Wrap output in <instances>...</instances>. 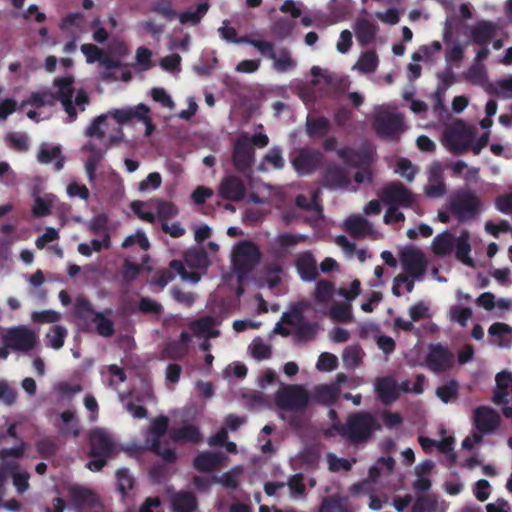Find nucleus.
Returning a JSON list of instances; mask_svg holds the SVG:
<instances>
[{
    "instance_id": "nucleus-52",
    "label": "nucleus",
    "mask_w": 512,
    "mask_h": 512,
    "mask_svg": "<svg viewBox=\"0 0 512 512\" xmlns=\"http://www.w3.org/2000/svg\"><path fill=\"white\" fill-rule=\"evenodd\" d=\"M107 120V114H101L97 116L91 124L86 128V135L88 137H95L99 140H102L105 137V132L102 129V125L105 124Z\"/></svg>"
},
{
    "instance_id": "nucleus-18",
    "label": "nucleus",
    "mask_w": 512,
    "mask_h": 512,
    "mask_svg": "<svg viewBox=\"0 0 512 512\" xmlns=\"http://www.w3.org/2000/svg\"><path fill=\"white\" fill-rule=\"evenodd\" d=\"M295 267L303 281H314L319 276L316 259L310 251L298 255Z\"/></svg>"
},
{
    "instance_id": "nucleus-46",
    "label": "nucleus",
    "mask_w": 512,
    "mask_h": 512,
    "mask_svg": "<svg viewBox=\"0 0 512 512\" xmlns=\"http://www.w3.org/2000/svg\"><path fill=\"white\" fill-rule=\"evenodd\" d=\"M116 479H117V488L119 492L125 496L127 492L133 489L135 484V479L131 475L129 469L120 468L116 471Z\"/></svg>"
},
{
    "instance_id": "nucleus-39",
    "label": "nucleus",
    "mask_w": 512,
    "mask_h": 512,
    "mask_svg": "<svg viewBox=\"0 0 512 512\" xmlns=\"http://www.w3.org/2000/svg\"><path fill=\"white\" fill-rule=\"evenodd\" d=\"M68 335L67 329L62 325H53L45 338L46 345L52 349L59 350L63 347L65 338Z\"/></svg>"
},
{
    "instance_id": "nucleus-33",
    "label": "nucleus",
    "mask_w": 512,
    "mask_h": 512,
    "mask_svg": "<svg viewBox=\"0 0 512 512\" xmlns=\"http://www.w3.org/2000/svg\"><path fill=\"white\" fill-rule=\"evenodd\" d=\"M112 314V309L108 308L101 312L94 313L93 322L96 325L97 333L102 337H111L115 333V327L112 320L107 315Z\"/></svg>"
},
{
    "instance_id": "nucleus-48",
    "label": "nucleus",
    "mask_w": 512,
    "mask_h": 512,
    "mask_svg": "<svg viewBox=\"0 0 512 512\" xmlns=\"http://www.w3.org/2000/svg\"><path fill=\"white\" fill-rule=\"evenodd\" d=\"M35 447L39 456L45 459L53 457L58 451L57 443L49 438H44L37 441Z\"/></svg>"
},
{
    "instance_id": "nucleus-63",
    "label": "nucleus",
    "mask_w": 512,
    "mask_h": 512,
    "mask_svg": "<svg viewBox=\"0 0 512 512\" xmlns=\"http://www.w3.org/2000/svg\"><path fill=\"white\" fill-rule=\"evenodd\" d=\"M287 486L292 495H303L306 487L304 484V476L302 473L293 474L287 482Z\"/></svg>"
},
{
    "instance_id": "nucleus-16",
    "label": "nucleus",
    "mask_w": 512,
    "mask_h": 512,
    "mask_svg": "<svg viewBox=\"0 0 512 512\" xmlns=\"http://www.w3.org/2000/svg\"><path fill=\"white\" fill-rule=\"evenodd\" d=\"M90 445L89 456H104L110 457L114 451L113 440L102 430H94L90 433Z\"/></svg>"
},
{
    "instance_id": "nucleus-62",
    "label": "nucleus",
    "mask_w": 512,
    "mask_h": 512,
    "mask_svg": "<svg viewBox=\"0 0 512 512\" xmlns=\"http://www.w3.org/2000/svg\"><path fill=\"white\" fill-rule=\"evenodd\" d=\"M139 310L144 314L159 315L163 311L160 303L149 297H142L139 301Z\"/></svg>"
},
{
    "instance_id": "nucleus-29",
    "label": "nucleus",
    "mask_w": 512,
    "mask_h": 512,
    "mask_svg": "<svg viewBox=\"0 0 512 512\" xmlns=\"http://www.w3.org/2000/svg\"><path fill=\"white\" fill-rule=\"evenodd\" d=\"M170 438L175 442H186L197 444L202 441V435L199 428L195 425L188 424L181 428L173 429L170 432Z\"/></svg>"
},
{
    "instance_id": "nucleus-43",
    "label": "nucleus",
    "mask_w": 512,
    "mask_h": 512,
    "mask_svg": "<svg viewBox=\"0 0 512 512\" xmlns=\"http://www.w3.org/2000/svg\"><path fill=\"white\" fill-rule=\"evenodd\" d=\"M436 395L443 403H449L458 398L459 384L456 380L451 379L446 384L436 389Z\"/></svg>"
},
{
    "instance_id": "nucleus-42",
    "label": "nucleus",
    "mask_w": 512,
    "mask_h": 512,
    "mask_svg": "<svg viewBox=\"0 0 512 512\" xmlns=\"http://www.w3.org/2000/svg\"><path fill=\"white\" fill-rule=\"evenodd\" d=\"M90 151L91 155L87 158L85 162V170L89 182L92 183L95 181L97 166L102 161L104 153L101 149L96 148L95 146H91Z\"/></svg>"
},
{
    "instance_id": "nucleus-11",
    "label": "nucleus",
    "mask_w": 512,
    "mask_h": 512,
    "mask_svg": "<svg viewBox=\"0 0 512 512\" xmlns=\"http://www.w3.org/2000/svg\"><path fill=\"white\" fill-rule=\"evenodd\" d=\"M401 262L406 274L412 278L419 279L424 276L427 269L425 254L417 248H406L401 253Z\"/></svg>"
},
{
    "instance_id": "nucleus-40",
    "label": "nucleus",
    "mask_w": 512,
    "mask_h": 512,
    "mask_svg": "<svg viewBox=\"0 0 512 512\" xmlns=\"http://www.w3.org/2000/svg\"><path fill=\"white\" fill-rule=\"evenodd\" d=\"M378 64L379 59L377 53L374 50H369L360 56L359 60L355 64V68L365 74L374 73Z\"/></svg>"
},
{
    "instance_id": "nucleus-19",
    "label": "nucleus",
    "mask_w": 512,
    "mask_h": 512,
    "mask_svg": "<svg viewBox=\"0 0 512 512\" xmlns=\"http://www.w3.org/2000/svg\"><path fill=\"white\" fill-rule=\"evenodd\" d=\"M322 183L329 189H345L350 185L347 172L338 165L328 166L322 175Z\"/></svg>"
},
{
    "instance_id": "nucleus-49",
    "label": "nucleus",
    "mask_w": 512,
    "mask_h": 512,
    "mask_svg": "<svg viewBox=\"0 0 512 512\" xmlns=\"http://www.w3.org/2000/svg\"><path fill=\"white\" fill-rule=\"evenodd\" d=\"M151 11L163 16L167 20H173L177 16L170 0H156L152 4Z\"/></svg>"
},
{
    "instance_id": "nucleus-50",
    "label": "nucleus",
    "mask_w": 512,
    "mask_h": 512,
    "mask_svg": "<svg viewBox=\"0 0 512 512\" xmlns=\"http://www.w3.org/2000/svg\"><path fill=\"white\" fill-rule=\"evenodd\" d=\"M318 331L317 323L315 322H300L298 323L295 331V336L299 340H312Z\"/></svg>"
},
{
    "instance_id": "nucleus-44",
    "label": "nucleus",
    "mask_w": 512,
    "mask_h": 512,
    "mask_svg": "<svg viewBox=\"0 0 512 512\" xmlns=\"http://www.w3.org/2000/svg\"><path fill=\"white\" fill-rule=\"evenodd\" d=\"M337 155L346 165L355 167L364 162V160L367 158L365 153L359 152L350 147H343L338 149Z\"/></svg>"
},
{
    "instance_id": "nucleus-54",
    "label": "nucleus",
    "mask_w": 512,
    "mask_h": 512,
    "mask_svg": "<svg viewBox=\"0 0 512 512\" xmlns=\"http://www.w3.org/2000/svg\"><path fill=\"white\" fill-rule=\"evenodd\" d=\"M343 361L348 367H356L361 362L362 349L358 345L348 346L343 352Z\"/></svg>"
},
{
    "instance_id": "nucleus-10",
    "label": "nucleus",
    "mask_w": 512,
    "mask_h": 512,
    "mask_svg": "<svg viewBox=\"0 0 512 512\" xmlns=\"http://www.w3.org/2000/svg\"><path fill=\"white\" fill-rule=\"evenodd\" d=\"M74 77L65 76L55 78L53 81L54 87L57 89L53 93L55 101H60L65 112L68 114L70 121H73L77 117V111L73 104L72 98L74 94Z\"/></svg>"
},
{
    "instance_id": "nucleus-1",
    "label": "nucleus",
    "mask_w": 512,
    "mask_h": 512,
    "mask_svg": "<svg viewBox=\"0 0 512 512\" xmlns=\"http://www.w3.org/2000/svg\"><path fill=\"white\" fill-rule=\"evenodd\" d=\"M380 428L377 419L370 412L357 411L349 414L345 423L334 422L326 435L332 436L333 430L351 445L358 446L367 443Z\"/></svg>"
},
{
    "instance_id": "nucleus-2",
    "label": "nucleus",
    "mask_w": 512,
    "mask_h": 512,
    "mask_svg": "<svg viewBox=\"0 0 512 512\" xmlns=\"http://www.w3.org/2000/svg\"><path fill=\"white\" fill-rule=\"evenodd\" d=\"M447 208L459 223H465L480 214L482 204L473 191L460 189L450 195Z\"/></svg>"
},
{
    "instance_id": "nucleus-24",
    "label": "nucleus",
    "mask_w": 512,
    "mask_h": 512,
    "mask_svg": "<svg viewBox=\"0 0 512 512\" xmlns=\"http://www.w3.org/2000/svg\"><path fill=\"white\" fill-rule=\"evenodd\" d=\"M224 455L221 452L204 451L193 460V466L199 472H210L221 465Z\"/></svg>"
},
{
    "instance_id": "nucleus-53",
    "label": "nucleus",
    "mask_w": 512,
    "mask_h": 512,
    "mask_svg": "<svg viewBox=\"0 0 512 512\" xmlns=\"http://www.w3.org/2000/svg\"><path fill=\"white\" fill-rule=\"evenodd\" d=\"M306 240L307 236L303 234L282 233L277 236L276 243L281 248L287 249L290 247H294L299 243L305 242Z\"/></svg>"
},
{
    "instance_id": "nucleus-15",
    "label": "nucleus",
    "mask_w": 512,
    "mask_h": 512,
    "mask_svg": "<svg viewBox=\"0 0 512 512\" xmlns=\"http://www.w3.org/2000/svg\"><path fill=\"white\" fill-rule=\"evenodd\" d=\"M169 427V419L165 415L154 418L145 438V447L151 452L159 450V444L162 437L166 434Z\"/></svg>"
},
{
    "instance_id": "nucleus-61",
    "label": "nucleus",
    "mask_w": 512,
    "mask_h": 512,
    "mask_svg": "<svg viewBox=\"0 0 512 512\" xmlns=\"http://www.w3.org/2000/svg\"><path fill=\"white\" fill-rule=\"evenodd\" d=\"M30 474L27 471H14L12 473L13 485L19 494L26 492L29 487Z\"/></svg>"
},
{
    "instance_id": "nucleus-38",
    "label": "nucleus",
    "mask_w": 512,
    "mask_h": 512,
    "mask_svg": "<svg viewBox=\"0 0 512 512\" xmlns=\"http://www.w3.org/2000/svg\"><path fill=\"white\" fill-rule=\"evenodd\" d=\"M185 263L190 268L206 270L210 260L205 250H190L185 254Z\"/></svg>"
},
{
    "instance_id": "nucleus-45",
    "label": "nucleus",
    "mask_w": 512,
    "mask_h": 512,
    "mask_svg": "<svg viewBox=\"0 0 512 512\" xmlns=\"http://www.w3.org/2000/svg\"><path fill=\"white\" fill-rule=\"evenodd\" d=\"M241 41H245V43L256 48L257 51L262 56L268 57L269 59L274 58V53L276 51L274 43L266 41V40L253 39L248 35L242 36Z\"/></svg>"
},
{
    "instance_id": "nucleus-17",
    "label": "nucleus",
    "mask_w": 512,
    "mask_h": 512,
    "mask_svg": "<svg viewBox=\"0 0 512 512\" xmlns=\"http://www.w3.org/2000/svg\"><path fill=\"white\" fill-rule=\"evenodd\" d=\"M150 113V108L140 103L134 107L123 109H113L107 113V117L111 116L119 125L127 124L138 119H144L146 114Z\"/></svg>"
},
{
    "instance_id": "nucleus-31",
    "label": "nucleus",
    "mask_w": 512,
    "mask_h": 512,
    "mask_svg": "<svg viewBox=\"0 0 512 512\" xmlns=\"http://www.w3.org/2000/svg\"><path fill=\"white\" fill-rule=\"evenodd\" d=\"M455 246V238L448 231L437 234L432 241V250L436 256L449 255Z\"/></svg>"
},
{
    "instance_id": "nucleus-35",
    "label": "nucleus",
    "mask_w": 512,
    "mask_h": 512,
    "mask_svg": "<svg viewBox=\"0 0 512 512\" xmlns=\"http://www.w3.org/2000/svg\"><path fill=\"white\" fill-rule=\"evenodd\" d=\"M355 34L360 45H368L375 37L376 28L373 23L367 19L357 21L355 26Z\"/></svg>"
},
{
    "instance_id": "nucleus-7",
    "label": "nucleus",
    "mask_w": 512,
    "mask_h": 512,
    "mask_svg": "<svg viewBox=\"0 0 512 512\" xmlns=\"http://www.w3.org/2000/svg\"><path fill=\"white\" fill-rule=\"evenodd\" d=\"M255 161L254 147L247 135H240L233 146L232 163L236 171L248 174L252 170Z\"/></svg>"
},
{
    "instance_id": "nucleus-12",
    "label": "nucleus",
    "mask_w": 512,
    "mask_h": 512,
    "mask_svg": "<svg viewBox=\"0 0 512 512\" xmlns=\"http://www.w3.org/2000/svg\"><path fill=\"white\" fill-rule=\"evenodd\" d=\"M453 359V353L447 347L439 343L431 344L426 356V364L432 372L439 374L452 367Z\"/></svg>"
},
{
    "instance_id": "nucleus-28",
    "label": "nucleus",
    "mask_w": 512,
    "mask_h": 512,
    "mask_svg": "<svg viewBox=\"0 0 512 512\" xmlns=\"http://www.w3.org/2000/svg\"><path fill=\"white\" fill-rule=\"evenodd\" d=\"M470 232L468 230H462L460 235L455 239L456 258L463 264L474 267V260L470 257L471 245H470Z\"/></svg>"
},
{
    "instance_id": "nucleus-5",
    "label": "nucleus",
    "mask_w": 512,
    "mask_h": 512,
    "mask_svg": "<svg viewBox=\"0 0 512 512\" xmlns=\"http://www.w3.org/2000/svg\"><path fill=\"white\" fill-rule=\"evenodd\" d=\"M373 128L382 138L398 140L405 130L404 118L399 113L383 110L375 115Z\"/></svg>"
},
{
    "instance_id": "nucleus-58",
    "label": "nucleus",
    "mask_w": 512,
    "mask_h": 512,
    "mask_svg": "<svg viewBox=\"0 0 512 512\" xmlns=\"http://www.w3.org/2000/svg\"><path fill=\"white\" fill-rule=\"evenodd\" d=\"M435 509L436 502L428 495L417 496L412 506V512H434Z\"/></svg>"
},
{
    "instance_id": "nucleus-41",
    "label": "nucleus",
    "mask_w": 512,
    "mask_h": 512,
    "mask_svg": "<svg viewBox=\"0 0 512 512\" xmlns=\"http://www.w3.org/2000/svg\"><path fill=\"white\" fill-rule=\"evenodd\" d=\"M460 125H461V128L458 126L451 128L447 135L453 150L457 154H461V153L467 151L468 147H469V141H462L465 127L462 124V122L460 123Z\"/></svg>"
},
{
    "instance_id": "nucleus-30",
    "label": "nucleus",
    "mask_w": 512,
    "mask_h": 512,
    "mask_svg": "<svg viewBox=\"0 0 512 512\" xmlns=\"http://www.w3.org/2000/svg\"><path fill=\"white\" fill-rule=\"evenodd\" d=\"M273 61V68L279 73H285L293 70L297 66V61L292 57L291 51L287 47H282L275 51Z\"/></svg>"
},
{
    "instance_id": "nucleus-22",
    "label": "nucleus",
    "mask_w": 512,
    "mask_h": 512,
    "mask_svg": "<svg viewBox=\"0 0 512 512\" xmlns=\"http://www.w3.org/2000/svg\"><path fill=\"white\" fill-rule=\"evenodd\" d=\"M497 32V25L488 20L478 21L471 29V39L477 45H487Z\"/></svg>"
},
{
    "instance_id": "nucleus-60",
    "label": "nucleus",
    "mask_w": 512,
    "mask_h": 512,
    "mask_svg": "<svg viewBox=\"0 0 512 512\" xmlns=\"http://www.w3.org/2000/svg\"><path fill=\"white\" fill-rule=\"evenodd\" d=\"M80 50L84 54L88 64L99 62L104 52L101 48L91 43L82 44Z\"/></svg>"
},
{
    "instance_id": "nucleus-32",
    "label": "nucleus",
    "mask_w": 512,
    "mask_h": 512,
    "mask_svg": "<svg viewBox=\"0 0 512 512\" xmlns=\"http://www.w3.org/2000/svg\"><path fill=\"white\" fill-rule=\"evenodd\" d=\"M347 231L351 236L359 238L369 235L372 226L367 219L361 216H351L345 221Z\"/></svg>"
},
{
    "instance_id": "nucleus-26",
    "label": "nucleus",
    "mask_w": 512,
    "mask_h": 512,
    "mask_svg": "<svg viewBox=\"0 0 512 512\" xmlns=\"http://www.w3.org/2000/svg\"><path fill=\"white\" fill-rule=\"evenodd\" d=\"M171 505L174 512H195L198 509L196 496L188 491L175 493L172 496Z\"/></svg>"
},
{
    "instance_id": "nucleus-34",
    "label": "nucleus",
    "mask_w": 512,
    "mask_h": 512,
    "mask_svg": "<svg viewBox=\"0 0 512 512\" xmlns=\"http://www.w3.org/2000/svg\"><path fill=\"white\" fill-rule=\"evenodd\" d=\"M340 389L335 385H320L314 389L313 398L324 405L334 404L339 397Z\"/></svg>"
},
{
    "instance_id": "nucleus-4",
    "label": "nucleus",
    "mask_w": 512,
    "mask_h": 512,
    "mask_svg": "<svg viewBox=\"0 0 512 512\" xmlns=\"http://www.w3.org/2000/svg\"><path fill=\"white\" fill-rule=\"evenodd\" d=\"M310 403V394L298 384L286 385L275 395L276 406L283 411L304 413Z\"/></svg>"
},
{
    "instance_id": "nucleus-3",
    "label": "nucleus",
    "mask_w": 512,
    "mask_h": 512,
    "mask_svg": "<svg viewBox=\"0 0 512 512\" xmlns=\"http://www.w3.org/2000/svg\"><path fill=\"white\" fill-rule=\"evenodd\" d=\"M261 251L250 240L238 242L232 251V266L239 281L244 280L261 261Z\"/></svg>"
},
{
    "instance_id": "nucleus-56",
    "label": "nucleus",
    "mask_w": 512,
    "mask_h": 512,
    "mask_svg": "<svg viewBox=\"0 0 512 512\" xmlns=\"http://www.w3.org/2000/svg\"><path fill=\"white\" fill-rule=\"evenodd\" d=\"M338 358L329 352L320 354L316 367L319 371L330 372L337 368Z\"/></svg>"
},
{
    "instance_id": "nucleus-37",
    "label": "nucleus",
    "mask_w": 512,
    "mask_h": 512,
    "mask_svg": "<svg viewBox=\"0 0 512 512\" xmlns=\"http://www.w3.org/2000/svg\"><path fill=\"white\" fill-rule=\"evenodd\" d=\"M208 2L200 3L195 11L186 10L177 14L181 24L198 25L205 14L208 12Z\"/></svg>"
},
{
    "instance_id": "nucleus-36",
    "label": "nucleus",
    "mask_w": 512,
    "mask_h": 512,
    "mask_svg": "<svg viewBox=\"0 0 512 512\" xmlns=\"http://www.w3.org/2000/svg\"><path fill=\"white\" fill-rule=\"evenodd\" d=\"M215 324V319L212 316H204L196 319L190 324V328L195 335H207V337H217L219 335L218 330H211Z\"/></svg>"
},
{
    "instance_id": "nucleus-25",
    "label": "nucleus",
    "mask_w": 512,
    "mask_h": 512,
    "mask_svg": "<svg viewBox=\"0 0 512 512\" xmlns=\"http://www.w3.org/2000/svg\"><path fill=\"white\" fill-rule=\"evenodd\" d=\"M37 160L41 164H49L52 162V160H55L54 169L56 171H60L63 168L65 162L64 156L61 155L60 146L50 147L46 143L41 144L37 155Z\"/></svg>"
},
{
    "instance_id": "nucleus-13",
    "label": "nucleus",
    "mask_w": 512,
    "mask_h": 512,
    "mask_svg": "<svg viewBox=\"0 0 512 512\" xmlns=\"http://www.w3.org/2000/svg\"><path fill=\"white\" fill-rule=\"evenodd\" d=\"M218 195L226 201L240 202L246 196V186L238 176L227 175L219 184Z\"/></svg>"
},
{
    "instance_id": "nucleus-21",
    "label": "nucleus",
    "mask_w": 512,
    "mask_h": 512,
    "mask_svg": "<svg viewBox=\"0 0 512 512\" xmlns=\"http://www.w3.org/2000/svg\"><path fill=\"white\" fill-rule=\"evenodd\" d=\"M496 388L493 392L492 401L496 405L508 403L509 388L512 390V372L501 371L495 377Z\"/></svg>"
},
{
    "instance_id": "nucleus-64",
    "label": "nucleus",
    "mask_w": 512,
    "mask_h": 512,
    "mask_svg": "<svg viewBox=\"0 0 512 512\" xmlns=\"http://www.w3.org/2000/svg\"><path fill=\"white\" fill-rule=\"evenodd\" d=\"M96 313L91 302L85 298H79L75 304V315L80 319H86L88 316Z\"/></svg>"
},
{
    "instance_id": "nucleus-59",
    "label": "nucleus",
    "mask_w": 512,
    "mask_h": 512,
    "mask_svg": "<svg viewBox=\"0 0 512 512\" xmlns=\"http://www.w3.org/2000/svg\"><path fill=\"white\" fill-rule=\"evenodd\" d=\"M328 468L331 472H338L340 470L350 471L352 464L345 458L337 457L332 453L327 454Z\"/></svg>"
},
{
    "instance_id": "nucleus-20",
    "label": "nucleus",
    "mask_w": 512,
    "mask_h": 512,
    "mask_svg": "<svg viewBox=\"0 0 512 512\" xmlns=\"http://www.w3.org/2000/svg\"><path fill=\"white\" fill-rule=\"evenodd\" d=\"M68 497L76 509L94 506L98 501L96 494L91 489L79 485H73L68 489Z\"/></svg>"
},
{
    "instance_id": "nucleus-47",
    "label": "nucleus",
    "mask_w": 512,
    "mask_h": 512,
    "mask_svg": "<svg viewBox=\"0 0 512 512\" xmlns=\"http://www.w3.org/2000/svg\"><path fill=\"white\" fill-rule=\"evenodd\" d=\"M334 285L331 281L320 280L315 287V300L319 303H327L331 300Z\"/></svg>"
},
{
    "instance_id": "nucleus-6",
    "label": "nucleus",
    "mask_w": 512,
    "mask_h": 512,
    "mask_svg": "<svg viewBox=\"0 0 512 512\" xmlns=\"http://www.w3.org/2000/svg\"><path fill=\"white\" fill-rule=\"evenodd\" d=\"M2 341L11 350L29 352L37 343V335L30 328L20 325L9 328L3 335Z\"/></svg>"
},
{
    "instance_id": "nucleus-27",
    "label": "nucleus",
    "mask_w": 512,
    "mask_h": 512,
    "mask_svg": "<svg viewBox=\"0 0 512 512\" xmlns=\"http://www.w3.org/2000/svg\"><path fill=\"white\" fill-rule=\"evenodd\" d=\"M331 128V122L325 116H310L308 115L305 123L306 134L310 138L324 137L328 134Z\"/></svg>"
},
{
    "instance_id": "nucleus-8",
    "label": "nucleus",
    "mask_w": 512,
    "mask_h": 512,
    "mask_svg": "<svg viewBox=\"0 0 512 512\" xmlns=\"http://www.w3.org/2000/svg\"><path fill=\"white\" fill-rule=\"evenodd\" d=\"M380 198L388 206L410 208L415 203L414 195L401 182H391L385 185Z\"/></svg>"
},
{
    "instance_id": "nucleus-9",
    "label": "nucleus",
    "mask_w": 512,
    "mask_h": 512,
    "mask_svg": "<svg viewBox=\"0 0 512 512\" xmlns=\"http://www.w3.org/2000/svg\"><path fill=\"white\" fill-rule=\"evenodd\" d=\"M324 160L321 151L310 147L301 148L291 163L299 175H309L315 172Z\"/></svg>"
},
{
    "instance_id": "nucleus-14",
    "label": "nucleus",
    "mask_w": 512,
    "mask_h": 512,
    "mask_svg": "<svg viewBox=\"0 0 512 512\" xmlns=\"http://www.w3.org/2000/svg\"><path fill=\"white\" fill-rule=\"evenodd\" d=\"M474 426L481 434H491L499 426L501 418L490 407L480 406L474 410Z\"/></svg>"
},
{
    "instance_id": "nucleus-57",
    "label": "nucleus",
    "mask_w": 512,
    "mask_h": 512,
    "mask_svg": "<svg viewBox=\"0 0 512 512\" xmlns=\"http://www.w3.org/2000/svg\"><path fill=\"white\" fill-rule=\"evenodd\" d=\"M31 319L34 323H56L61 319V314L54 310L35 311Z\"/></svg>"
},
{
    "instance_id": "nucleus-23",
    "label": "nucleus",
    "mask_w": 512,
    "mask_h": 512,
    "mask_svg": "<svg viewBox=\"0 0 512 512\" xmlns=\"http://www.w3.org/2000/svg\"><path fill=\"white\" fill-rule=\"evenodd\" d=\"M375 390L379 399L384 404H390L396 401L399 397L397 392V384L395 380L390 377H379L376 379Z\"/></svg>"
},
{
    "instance_id": "nucleus-55",
    "label": "nucleus",
    "mask_w": 512,
    "mask_h": 512,
    "mask_svg": "<svg viewBox=\"0 0 512 512\" xmlns=\"http://www.w3.org/2000/svg\"><path fill=\"white\" fill-rule=\"evenodd\" d=\"M27 103L34 105L36 107H44L54 106L56 104V101L54 99L52 92L45 91L32 93Z\"/></svg>"
},
{
    "instance_id": "nucleus-51",
    "label": "nucleus",
    "mask_w": 512,
    "mask_h": 512,
    "mask_svg": "<svg viewBox=\"0 0 512 512\" xmlns=\"http://www.w3.org/2000/svg\"><path fill=\"white\" fill-rule=\"evenodd\" d=\"M135 244H138L143 251H147L150 248L149 240L142 230L127 236L122 243V247L129 248Z\"/></svg>"
}]
</instances>
